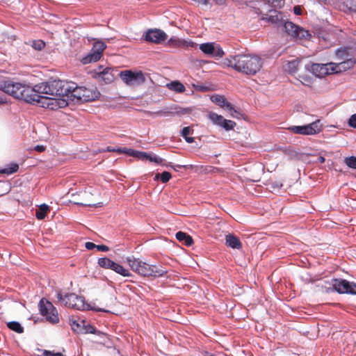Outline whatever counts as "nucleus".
I'll list each match as a JSON object with an SVG mask.
<instances>
[{"mask_svg": "<svg viewBox=\"0 0 356 356\" xmlns=\"http://www.w3.org/2000/svg\"><path fill=\"white\" fill-rule=\"evenodd\" d=\"M185 139V140L188 143H192L193 142H194V138L193 137H189L188 136L184 138Z\"/></svg>", "mask_w": 356, "mask_h": 356, "instance_id": "603ef678", "label": "nucleus"}, {"mask_svg": "<svg viewBox=\"0 0 356 356\" xmlns=\"http://www.w3.org/2000/svg\"><path fill=\"white\" fill-rule=\"evenodd\" d=\"M169 42L171 44V45L174 47H194L196 44L192 41H186V40H181L179 39H172L171 38L169 40Z\"/></svg>", "mask_w": 356, "mask_h": 356, "instance_id": "4be33fe9", "label": "nucleus"}, {"mask_svg": "<svg viewBox=\"0 0 356 356\" xmlns=\"http://www.w3.org/2000/svg\"><path fill=\"white\" fill-rule=\"evenodd\" d=\"M49 211V207L47 204H42L40 206L39 211H37L35 216L38 219L42 220L45 218Z\"/></svg>", "mask_w": 356, "mask_h": 356, "instance_id": "bb28decb", "label": "nucleus"}, {"mask_svg": "<svg viewBox=\"0 0 356 356\" xmlns=\"http://www.w3.org/2000/svg\"><path fill=\"white\" fill-rule=\"evenodd\" d=\"M73 90H70L69 94V98L67 99H54L50 98L49 99H56L58 101L63 100L67 104L64 106L68 105L69 101H76L80 102H91L94 101L99 97V92L97 90L96 88H88L83 86H77L76 83L73 82Z\"/></svg>", "mask_w": 356, "mask_h": 356, "instance_id": "423d86ee", "label": "nucleus"}, {"mask_svg": "<svg viewBox=\"0 0 356 356\" xmlns=\"http://www.w3.org/2000/svg\"><path fill=\"white\" fill-rule=\"evenodd\" d=\"M202 355H203V356H216V355H215L214 354L211 353H209V352H208V351H204V352L202 353Z\"/></svg>", "mask_w": 356, "mask_h": 356, "instance_id": "864d4df0", "label": "nucleus"}, {"mask_svg": "<svg viewBox=\"0 0 356 356\" xmlns=\"http://www.w3.org/2000/svg\"><path fill=\"white\" fill-rule=\"evenodd\" d=\"M19 169V165L17 163H12L8 165L6 168L0 170V172L2 174L11 175L14 172H16Z\"/></svg>", "mask_w": 356, "mask_h": 356, "instance_id": "a878e982", "label": "nucleus"}, {"mask_svg": "<svg viewBox=\"0 0 356 356\" xmlns=\"http://www.w3.org/2000/svg\"><path fill=\"white\" fill-rule=\"evenodd\" d=\"M193 132V130L191 129L190 127H185L181 130V136L183 138H185L188 136L189 134H192Z\"/></svg>", "mask_w": 356, "mask_h": 356, "instance_id": "ea45409f", "label": "nucleus"}, {"mask_svg": "<svg viewBox=\"0 0 356 356\" xmlns=\"http://www.w3.org/2000/svg\"><path fill=\"white\" fill-rule=\"evenodd\" d=\"M72 327L73 329H74V327H79V324L76 323L75 321L73 322V324L72 325Z\"/></svg>", "mask_w": 356, "mask_h": 356, "instance_id": "4d7b16f0", "label": "nucleus"}, {"mask_svg": "<svg viewBox=\"0 0 356 356\" xmlns=\"http://www.w3.org/2000/svg\"><path fill=\"white\" fill-rule=\"evenodd\" d=\"M117 264H118V263H115V261H112L109 265V267L107 269H111L114 271L116 268Z\"/></svg>", "mask_w": 356, "mask_h": 356, "instance_id": "09e8293b", "label": "nucleus"}, {"mask_svg": "<svg viewBox=\"0 0 356 356\" xmlns=\"http://www.w3.org/2000/svg\"><path fill=\"white\" fill-rule=\"evenodd\" d=\"M72 327L73 329H74V327H79V324L76 323L75 321L73 322V324L72 325Z\"/></svg>", "mask_w": 356, "mask_h": 356, "instance_id": "6e6d98bb", "label": "nucleus"}, {"mask_svg": "<svg viewBox=\"0 0 356 356\" xmlns=\"http://www.w3.org/2000/svg\"><path fill=\"white\" fill-rule=\"evenodd\" d=\"M226 245L233 249L240 250L242 248V243L239 238L234 234H229L225 236Z\"/></svg>", "mask_w": 356, "mask_h": 356, "instance_id": "a211bd4d", "label": "nucleus"}, {"mask_svg": "<svg viewBox=\"0 0 356 356\" xmlns=\"http://www.w3.org/2000/svg\"><path fill=\"white\" fill-rule=\"evenodd\" d=\"M8 327L19 334L24 332V327L21 325L19 322L10 321L7 323Z\"/></svg>", "mask_w": 356, "mask_h": 356, "instance_id": "cd10ccee", "label": "nucleus"}, {"mask_svg": "<svg viewBox=\"0 0 356 356\" xmlns=\"http://www.w3.org/2000/svg\"><path fill=\"white\" fill-rule=\"evenodd\" d=\"M167 87L172 91L177 92H183L186 90L185 86L178 81H171L167 84Z\"/></svg>", "mask_w": 356, "mask_h": 356, "instance_id": "5701e85b", "label": "nucleus"}, {"mask_svg": "<svg viewBox=\"0 0 356 356\" xmlns=\"http://www.w3.org/2000/svg\"><path fill=\"white\" fill-rule=\"evenodd\" d=\"M97 311L103 312H109L108 310L104 309H98Z\"/></svg>", "mask_w": 356, "mask_h": 356, "instance_id": "bf43d9fd", "label": "nucleus"}, {"mask_svg": "<svg viewBox=\"0 0 356 356\" xmlns=\"http://www.w3.org/2000/svg\"><path fill=\"white\" fill-rule=\"evenodd\" d=\"M348 124L351 127L356 128V113L351 115Z\"/></svg>", "mask_w": 356, "mask_h": 356, "instance_id": "a19ab883", "label": "nucleus"}, {"mask_svg": "<svg viewBox=\"0 0 356 356\" xmlns=\"http://www.w3.org/2000/svg\"><path fill=\"white\" fill-rule=\"evenodd\" d=\"M296 35L293 38H298L300 40H307L311 37V34L309 31L305 30L299 26L298 31L296 33Z\"/></svg>", "mask_w": 356, "mask_h": 356, "instance_id": "c85d7f7f", "label": "nucleus"}, {"mask_svg": "<svg viewBox=\"0 0 356 356\" xmlns=\"http://www.w3.org/2000/svg\"><path fill=\"white\" fill-rule=\"evenodd\" d=\"M214 51L212 54V56L213 57H219L221 58L225 54V52L223 51L222 49L220 47L219 44H214Z\"/></svg>", "mask_w": 356, "mask_h": 356, "instance_id": "c9c22d12", "label": "nucleus"}, {"mask_svg": "<svg viewBox=\"0 0 356 356\" xmlns=\"http://www.w3.org/2000/svg\"><path fill=\"white\" fill-rule=\"evenodd\" d=\"M261 19L263 20L266 19L267 22H270L271 24H275L278 27H281L285 20L284 19L283 14L275 9L270 10L268 13L265 15V16L262 17Z\"/></svg>", "mask_w": 356, "mask_h": 356, "instance_id": "4468645a", "label": "nucleus"}, {"mask_svg": "<svg viewBox=\"0 0 356 356\" xmlns=\"http://www.w3.org/2000/svg\"><path fill=\"white\" fill-rule=\"evenodd\" d=\"M222 65L247 75H254L261 68L262 60L257 56L238 54L225 58Z\"/></svg>", "mask_w": 356, "mask_h": 356, "instance_id": "f03ea898", "label": "nucleus"}, {"mask_svg": "<svg viewBox=\"0 0 356 356\" xmlns=\"http://www.w3.org/2000/svg\"><path fill=\"white\" fill-rule=\"evenodd\" d=\"M0 90L16 99L30 104H38L51 110L64 108L67 104L63 100L49 99L47 97L39 95V91H36L35 88L10 80L1 81Z\"/></svg>", "mask_w": 356, "mask_h": 356, "instance_id": "f257e3e1", "label": "nucleus"}, {"mask_svg": "<svg viewBox=\"0 0 356 356\" xmlns=\"http://www.w3.org/2000/svg\"><path fill=\"white\" fill-rule=\"evenodd\" d=\"M38 88L39 95L45 94L53 96L54 99H67L70 90H73V82H67L61 80H53L46 83H42ZM50 99L51 97H48Z\"/></svg>", "mask_w": 356, "mask_h": 356, "instance_id": "20e7f679", "label": "nucleus"}, {"mask_svg": "<svg viewBox=\"0 0 356 356\" xmlns=\"http://www.w3.org/2000/svg\"><path fill=\"white\" fill-rule=\"evenodd\" d=\"M291 132L301 135H315L322 131V125L319 120L302 126H292L289 128Z\"/></svg>", "mask_w": 356, "mask_h": 356, "instance_id": "9d476101", "label": "nucleus"}, {"mask_svg": "<svg viewBox=\"0 0 356 356\" xmlns=\"http://www.w3.org/2000/svg\"><path fill=\"white\" fill-rule=\"evenodd\" d=\"M282 28V31L286 32L288 35L294 37L295 35H296L297 31H298L299 26L296 25L291 22L286 21L282 24V26H281Z\"/></svg>", "mask_w": 356, "mask_h": 356, "instance_id": "6ab92c4d", "label": "nucleus"}, {"mask_svg": "<svg viewBox=\"0 0 356 356\" xmlns=\"http://www.w3.org/2000/svg\"><path fill=\"white\" fill-rule=\"evenodd\" d=\"M208 2H209V1H203V3H204V4H207Z\"/></svg>", "mask_w": 356, "mask_h": 356, "instance_id": "e2e57ef3", "label": "nucleus"}, {"mask_svg": "<svg viewBox=\"0 0 356 356\" xmlns=\"http://www.w3.org/2000/svg\"><path fill=\"white\" fill-rule=\"evenodd\" d=\"M117 264H118V263H115V261H112L109 265V267L107 269H111L114 271L116 268Z\"/></svg>", "mask_w": 356, "mask_h": 356, "instance_id": "8fccbe9b", "label": "nucleus"}, {"mask_svg": "<svg viewBox=\"0 0 356 356\" xmlns=\"http://www.w3.org/2000/svg\"><path fill=\"white\" fill-rule=\"evenodd\" d=\"M172 177L170 172L164 171L162 173H157L154 177V180L157 181L160 179L163 183H167Z\"/></svg>", "mask_w": 356, "mask_h": 356, "instance_id": "c756f323", "label": "nucleus"}, {"mask_svg": "<svg viewBox=\"0 0 356 356\" xmlns=\"http://www.w3.org/2000/svg\"><path fill=\"white\" fill-rule=\"evenodd\" d=\"M176 167H177V168H187V166H186V165H177Z\"/></svg>", "mask_w": 356, "mask_h": 356, "instance_id": "13d9d810", "label": "nucleus"}, {"mask_svg": "<svg viewBox=\"0 0 356 356\" xmlns=\"http://www.w3.org/2000/svg\"><path fill=\"white\" fill-rule=\"evenodd\" d=\"M283 186V184L282 182L278 181H275L270 183V188L273 191H280L281 188Z\"/></svg>", "mask_w": 356, "mask_h": 356, "instance_id": "4c0bfd02", "label": "nucleus"}, {"mask_svg": "<svg viewBox=\"0 0 356 356\" xmlns=\"http://www.w3.org/2000/svg\"><path fill=\"white\" fill-rule=\"evenodd\" d=\"M236 122L232 121V120H226L224 118V120L222 122V124L221 125V127L222 128H224L226 131H229V130H232L234 128V127L236 126Z\"/></svg>", "mask_w": 356, "mask_h": 356, "instance_id": "473e14b6", "label": "nucleus"}, {"mask_svg": "<svg viewBox=\"0 0 356 356\" xmlns=\"http://www.w3.org/2000/svg\"><path fill=\"white\" fill-rule=\"evenodd\" d=\"M32 47L34 49L40 51L45 47V43L41 40H34Z\"/></svg>", "mask_w": 356, "mask_h": 356, "instance_id": "e433bc0d", "label": "nucleus"}, {"mask_svg": "<svg viewBox=\"0 0 356 356\" xmlns=\"http://www.w3.org/2000/svg\"><path fill=\"white\" fill-rule=\"evenodd\" d=\"M96 248L99 251L106 252L109 250V248L105 245H96Z\"/></svg>", "mask_w": 356, "mask_h": 356, "instance_id": "c03bdc74", "label": "nucleus"}, {"mask_svg": "<svg viewBox=\"0 0 356 356\" xmlns=\"http://www.w3.org/2000/svg\"><path fill=\"white\" fill-rule=\"evenodd\" d=\"M95 331V330L93 327H92V329H90V333H94Z\"/></svg>", "mask_w": 356, "mask_h": 356, "instance_id": "052dcab7", "label": "nucleus"}, {"mask_svg": "<svg viewBox=\"0 0 356 356\" xmlns=\"http://www.w3.org/2000/svg\"><path fill=\"white\" fill-rule=\"evenodd\" d=\"M106 46L104 42L98 41L94 43L92 47V52L88 56L83 57L81 62L83 64L90 63L92 62H97L102 56V52L106 49Z\"/></svg>", "mask_w": 356, "mask_h": 356, "instance_id": "f8f14e48", "label": "nucleus"}, {"mask_svg": "<svg viewBox=\"0 0 356 356\" xmlns=\"http://www.w3.org/2000/svg\"><path fill=\"white\" fill-rule=\"evenodd\" d=\"M215 42L202 43L200 45V49L205 54L212 56L215 49Z\"/></svg>", "mask_w": 356, "mask_h": 356, "instance_id": "b1692460", "label": "nucleus"}, {"mask_svg": "<svg viewBox=\"0 0 356 356\" xmlns=\"http://www.w3.org/2000/svg\"><path fill=\"white\" fill-rule=\"evenodd\" d=\"M343 12L356 13V1H333Z\"/></svg>", "mask_w": 356, "mask_h": 356, "instance_id": "f3484780", "label": "nucleus"}, {"mask_svg": "<svg viewBox=\"0 0 356 356\" xmlns=\"http://www.w3.org/2000/svg\"><path fill=\"white\" fill-rule=\"evenodd\" d=\"M58 300L62 301L65 306L77 310H84L86 307L85 299L83 296L75 293H67L64 297L60 293L57 295Z\"/></svg>", "mask_w": 356, "mask_h": 356, "instance_id": "0eeeda50", "label": "nucleus"}, {"mask_svg": "<svg viewBox=\"0 0 356 356\" xmlns=\"http://www.w3.org/2000/svg\"><path fill=\"white\" fill-rule=\"evenodd\" d=\"M325 159L323 156H318L317 159V162H319L321 163H323L325 162Z\"/></svg>", "mask_w": 356, "mask_h": 356, "instance_id": "5fc2aeb1", "label": "nucleus"}, {"mask_svg": "<svg viewBox=\"0 0 356 356\" xmlns=\"http://www.w3.org/2000/svg\"><path fill=\"white\" fill-rule=\"evenodd\" d=\"M167 37V34L161 29L149 30L145 34V40L154 43H161L165 41Z\"/></svg>", "mask_w": 356, "mask_h": 356, "instance_id": "2eb2a0df", "label": "nucleus"}, {"mask_svg": "<svg viewBox=\"0 0 356 356\" xmlns=\"http://www.w3.org/2000/svg\"><path fill=\"white\" fill-rule=\"evenodd\" d=\"M331 285L332 286L331 290L337 291L338 293L356 295V284L354 282L343 279H332Z\"/></svg>", "mask_w": 356, "mask_h": 356, "instance_id": "1a4fd4ad", "label": "nucleus"}, {"mask_svg": "<svg viewBox=\"0 0 356 356\" xmlns=\"http://www.w3.org/2000/svg\"><path fill=\"white\" fill-rule=\"evenodd\" d=\"M127 85H140L145 82V78L141 71L134 72L131 70L121 71L118 74Z\"/></svg>", "mask_w": 356, "mask_h": 356, "instance_id": "9b49d317", "label": "nucleus"}, {"mask_svg": "<svg viewBox=\"0 0 356 356\" xmlns=\"http://www.w3.org/2000/svg\"><path fill=\"white\" fill-rule=\"evenodd\" d=\"M294 14L296 15H302V9L300 6H296L293 8Z\"/></svg>", "mask_w": 356, "mask_h": 356, "instance_id": "49530a36", "label": "nucleus"}, {"mask_svg": "<svg viewBox=\"0 0 356 356\" xmlns=\"http://www.w3.org/2000/svg\"><path fill=\"white\" fill-rule=\"evenodd\" d=\"M95 331V330L93 327H92V329H90V333H94Z\"/></svg>", "mask_w": 356, "mask_h": 356, "instance_id": "680f3d73", "label": "nucleus"}, {"mask_svg": "<svg viewBox=\"0 0 356 356\" xmlns=\"http://www.w3.org/2000/svg\"><path fill=\"white\" fill-rule=\"evenodd\" d=\"M34 149L36 150L38 152H42L45 150V147L43 145H36L34 147Z\"/></svg>", "mask_w": 356, "mask_h": 356, "instance_id": "de8ad7c7", "label": "nucleus"}, {"mask_svg": "<svg viewBox=\"0 0 356 356\" xmlns=\"http://www.w3.org/2000/svg\"><path fill=\"white\" fill-rule=\"evenodd\" d=\"M176 238L179 242H182L186 246H191L193 243V239L192 237L183 232H178L176 234Z\"/></svg>", "mask_w": 356, "mask_h": 356, "instance_id": "aec40b11", "label": "nucleus"}, {"mask_svg": "<svg viewBox=\"0 0 356 356\" xmlns=\"http://www.w3.org/2000/svg\"><path fill=\"white\" fill-rule=\"evenodd\" d=\"M147 160L149 161L150 162H154L158 164H161L162 165H165V164L163 163V159L153 153H148Z\"/></svg>", "mask_w": 356, "mask_h": 356, "instance_id": "7c9ffc66", "label": "nucleus"}, {"mask_svg": "<svg viewBox=\"0 0 356 356\" xmlns=\"http://www.w3.org/2000/svg\"><path fill=\"white\" fill-rule=\"evenodd\" d=\"M344 163L350 168L356 169V157L355 156H349L345 157Z\"/></svg>", "mask_w": 356, "mask_h": 356, "instance_id": "72a5a7b5", "label": "nucleus"}, {"mask_svg": "<svg viewBox=\"0 0 356 356\" xmlns=\"http://www.w3.org/2000/svg\"><path fill=\"white\" fill-rule=\"evenodd\" d=\"M7 103V99L6 97L0 95V105L5 104Z\"/></svg>", "mask_w": 356, "mask_h": 356, "instance_id": "3c124183", "label": "nucleus"}, {"mask_svg": "<svg viewBox=\"0 0 356 356\" xmlns=\"http://www.w3.org/2000/svg\"><path fill=\"white\" fill-rule=\"evenodd\" d=\"M126 149H127V148H124V149H121V148L115 149V148L111 147H107V151L110 152H119V153H124V151H126Z\"/></svg>", "mask_w": 356, "mask_h": 356, "instance_id": "37998d69", "label": "nucleus"}, {"mask_svg": "<svg viewBox=\"0 0 356 356\" xmlns=\"http://www.w3.org/2000/svg\"><path fill=\"white\" fill-rule=\"evenodd\" d=\"M43 355L44 356H64L62 353H53L50 350H44Z\"/></svg>", "mask_w": 356, "mask_h": 356, "instance_id": "79ce46f5", "label": "nucleus"}, {"mask_svg": "<svg viewBox=\"0 0 356 356\" xmlns=\"http://www.w3.org/2000/svg\"><path fill=\"white\" fill-rule=\"evenodd\" d=\"M338 63L326 64L314 63L312 65V72L317 76H323L329 74H337L352 68L355 64V60L349 57L347 49H339L336 51Z\"/></svg>", "mask_w": 356, "mask_h": 356, "instance_id": "7ed1b4c3", "label": "nucleus"}, {"mask_svg": "<svg viewBox=\"0 0 356 356\" xmlns=\"http://www.w3.org/2000/svg\"><path fill=\"white\" fill-rule=\"evenodd\" d=\"M127 262L133 271L141 276L159 277L168 273L161 265H151L134 257H127Z\"/></svg>", "mask_w": 356, "mask_h": 356, "instance_id": "39448f33", "label": "nucleus"}, {"mask_svg": "<svg viewBox=\"0 0 356 356\" xmlns=\"http://www.w3.org/2000/svg\"><path fill=\"white\" fill-rule=\"evenodd\" d=\"M211 100L212 102L216 104L219 106L227 109L230 112L232 116L233 117H235L234 113H238L232 106V105L229 102H228L226 98L222 95H213L211 96Z\"/></svg>", "mask_w": 356, "mask_h": 356, "instance_id": "dca6fc26", "label": "nucleus"}, {"mask_svg": "<svg viewBox=\"0 0 356 356\" xmlns=\"http://www.w3.org/2000/svg\"><path fill=\"white\" fill-rule=\"evenodd\" d=\"M208 118L214 124H216V125H218L220 127L224 120V118L222 115H218L217 113H213V112H210L208 114Z\"/></svg>", "mask_w": 356, "mask_h": 356, "instance_id": "393cba45", "label": "nucleus"}, {"mask_svg": "<svg viewBox=\"0 0 356 356\" xmlns=\"http://www.w3.org/2000/svg\"><path fill=\"white\" fill-rule=\"evenodd\" d=\"M102 68V66H99V69L95 70L97 78L102 80L106 84L113 82L118 71L112 67H106L101 70Z\"/></svg>", "mask_w": 356, "mask_h": 356, "instance_id": "ddd939ff", "label": "nucleus"}, {"mask_svg": "<svg viewBox=\"0 0 356 356\" xmlns=\"http://www.w3.org/2000/svg\"><path fill=\"white\" fill-rule=\"evenodd\" d=\"M297 66L298 62L296 60H292L288 63V68L291 72H295L297 70Z\"/></svg>", "mask_w": 356, "mask_h": 356, "instance_id": "58836bf2", "label": "nucleus"}, {"mask_svg": "<svg viewBox=\"0 0 356 356\" xmlns=\"http://www.w3.org/2000/svg\"><path fill=\"white\" fill-rule=\"evenodd\" d=\"M85 247L87 250H92L94 248H96V244H95L94 243L92 242H86L85 243Z\"/></svg>", "mask_w": 356, "mask_h": 356, "instance_id": "a18cd8bd", "label": "nucleus"}, {"mask_svg": "<svg viewBox=\"0 0 356 356\" xmlns=\"http://www.w3.org/2000/svg\"><path fill=\"white\" fill-rule=\"evenodd\" d=\"M111 259L107 257H102L98 259V264L100 267L107 269L109 267Z\"/></svg>", "mask_w": 356, "mask_h": 356, "instance_id": "f704fd0d", "label": "nucleus"}, {"mask_svg": "<svg viewBox=\"0 0 356 356\" xmlns=\"http://www.w3.org/2000/svg\"><path fill=\"white\" fill-rule=\"evenodd\" d=\"M124 153H126L127 154H128L129 156L136 157L141 161L147 160V154H148V153H147V152L137 151V150H134L133 149H126V151H124Z\"/></svg>", "mask_w": 356, "mask_h": 356, "instance_id": "412c9836", "label": "nucleus"}, {"mask_svg": "<svg viewBox=\"0 0 356 356\" xmlns=\"http://www.w3.org/2000/svg\"><path fill=\"white\" fill-rule=\"evenodd\" d=\"M114 271L124 277H131L132 275L131 273H129V270L124 268L119 264H117Z\"/></svg>", "mask_w": 356, "mask_h": 356, "instance_id": "2f4dec72", "label": "nucleus"}, {"mask_svg": "<svg viewBox=\"0 0 356 356\" xmlns=\"http://www.w3.org/2000/svg\"><path fill=\"white\" fill-rule=\"evenodd\" d=\"M38 307L40 314L45 316L49 322L53 324L59 322L57 310L51 302L45 298H42L39 302Z\"/></svg>", "mask_w": 356, "mask_h": 356, "instance_id": "6e6552de", "label": "nucleus"}]
</instances>
